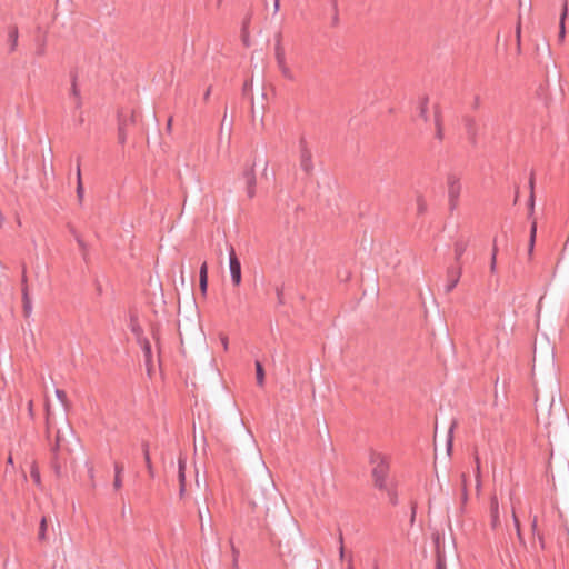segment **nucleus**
I'll use <instances>...</instances> for the list:
<instances>
[{
  "label": "nucleus",
  "mask_w": 569,
  "mask_h": 569,
  "mask_svg": "<svg viewBox=\"0 0 569 569\" xmlns=\"http://www.w3.org/2000/svg\"><path fill=\"white\" fill-rule=\"evenodd\" d=\"M71 441L78 443L79 439L76 437L70 425L67 423L64 429L57 430L54 441L50 443V467L57 478L62 477L68 466L74 463Z\"/></svg>",
  "instance_id": "obj_1"
},
{
  "label": "nucleus",
  "mask_w": 569,
  "mask_h": 569,
  "mask_svg": "<svg viewBox=\"0 0 569 569\" xmlns=\"http://www.w3.org/2000/svg\"><path fill=\"white\" fill-rule=\"evenodd\" d=\"M369 462L372 466L371 478L373 482V487L378 490L388 489V485L393 482L390 480V460L389 457L377 452L375 450L370 451Z\"/></svg>",
  "instance_id": "obj_2"
},
{
  "label": "nucleus",
  "mask_w": 569,
  "mask_h": 569,
  "mask_svg": "<svg viewBox=\"0 0 569 569\" xmlns=\"http://www.w3.org/2000/svg\"><path fill=\"white\" fill-rule=\"evenodd\" d=\"M277 497L273 485L262 489L260 486L250 487L248 492L249 503L253 512L267 516L270 510V501Z\"/></svg>",
  "instance_id": "obj_3"
},
{
  "label": "nucleus",
  "mask_w": 569,
  "mask_h": 569,
  "mask_svg": "<svg viewBox=\"0 0 569 569\" xmlns=\"http://www.w3.org/2000/svg\"><path fill=\"white\" fill-rule=\"evenodd\" d=\"M447 189H448V203L449 210L452 212L459 206V198L461 193V182L460 177L453 172L447 174L446 178Z\"/></svg>",
  "instance_id": "obj_4"
},
{
  "label": "nucleus",
  "mask_w": 569,
  "mask_h": 569,
  "mask_svg": "<svg viewBox=\"0 0 569 569\" xmlns=\"http://www.w3.org/2000/svg\"><path fill=\"white\" fill-rule=\"evenodd\" d=\"M299 150L300 168L307 176H310L313 171L312 153L305 138H301L299 141Z\"/></svg>",
  "instance_id": "obj_5"
},
{
  "label": "nucleus",
  "mask_w": 569,
  "mask_h": 569,
  "mask_svg": "<svg viewBox=\"0 0 569 569\" xmlns=\"http://www.w3.org/2000/svg\"><path fill=\"white\" fill-rule=\"evenodd\" d=\"M229 249V268H230V274L231 280L234 286H239L241 283V263L238 259L234 248L232 244H228Z\"/></svg>",
  "instance_id": "obj_6"
},
{
  "label": "nucleus",
  "mask_w": 569,
  "mask_h": 569,
  "mask_svg": "<svg viewBox=\"0 0 569 569\" xmlns=\"http://www.w3.org/2000/svg\"><path fill=\"white\" fill-rule=\"evenodd\" d=\"M256 162H253L251 166L246 168L242 172V178L246 182L247 187V194L250 199H252L256 196V184H257V177H256Z\"/></svg>",
  "instance_id": "obj_7"
},
{
  "label": "nucleus",
  "mask_w": 569,
  "mask_h": 569,
  "mask_svg": "<svg viewBox=\"0 0 569 569\" xmlns=\"http://www.w3.org/2000/svg\"><path fill=\"white\" fill-rule=\"evenodd\" d=\"M462 273L461 264L449 267L447 269V284L445 286V292L450 293L458 284Z\"/></svg>",
  "instance_id": "obj_8"
},
{
  "label": "nucleus",
  "mask_w": 569,
  "mask_h": 569,
  "mask_svg": "<svg viewBox=\"0 0 569 569\" xmlns=\"http://www.w3.org/2000/svg\"><path fill=\"white\" fill-rule=\"evenodd\" d=\"M134 111L131 112L129 118L119 117V124H118V142L120 144H124L127 141V127L129 123H134Z\"/></svg>",
  "instance_id": "obj_9"
},
{
  "label": "nucleus",
  "mask_w": 569,
  "mask_h": 569,
  "mask_svg": "<svg viewBox=\"0 0 569 569\" xmlns=\"http://www.w3.org/2000/svg\"><path fill=\"white\" fill-rule=\"evenodd\" d=\"M463 123L470 142L476 144L478 136V124L476 119L470 116H466L463 117Z\"/></svg>",
  "instance_id": "obj_10"
},
{
  "label": "nucleus",
  "mask_w": 569,
  "mask_h": 569,
  "mask_svg": "<svg viewBox=\"0 0 569 569\" xmlns=\"http://www.w3.org/2000/svg\"><path fill=\"white\" fill-rule=\"evenodd\" d=\"M433 120H435V128H436L435 138L439 142H442V140L445 138L443 121H442V114H441L440 108L438 106L435 108Z\"/></svg>",
  "instance_id": "obj_11"
},
{
  "label": "nucleus",
  "mask_w": 569,
  "mask_h": 569,
  "mask_svg": "<svg viewBox=\"0 0 569 569\" xmlns=\"http://www.w3.org/2000/svg\"><path fill=\"white\" fill-rule=\"evenodd\" d=\"M490 518H491V528L496 529L500 525L499 520V502L496 495L490 498Z\"/></svg>",
  "instance_id": "obj_12"
},
{
  "label": "nucleus",
  "mask_w": 569,
  "mask_h": 569,
  "mask_svg": "<svg viewBox=\"0 0 569 569\" xmlns=\"http://www.w3.org/2000/svg\"><path fill=\"white\" fill-rule=\"evenodd\" d=\"M568 17V1L563 0L561 6V13L559 19V33L558 39L560 42L565 40L566 37V19Z\"/></svg>",
  "instance_id": "obj_13"
},
{
  "label": "nucleus",
  "mask_w": 569,
  "mask_h": 569,
  "mask_svg": "<svg viewBox=\"0 0 569 569\" xmlns=\"http://www.w3.org/2000/svg\"><path fill=\"white\" fill-rule=\"evenodd\" d=\"M469 246V239L460 237L455 242V260L457 262V266L461 264L460 260L463 253L466 252L467 248Z\"/></svg>",
  "instance_id": "obj_14"
},
{
  "label": "nucleus",
  "mask_w": 569,
  "mask_h": 569,
  "mask_svg": "<svg viewBox=\"0 0 569 569\" xmlns=\"http://www.w3.org/2000/svg\"><path fill=\"white\" fill-rule=\"evenodd\" d=\"M282 34L281 32H278L276 34V44H274V57L278 64H282L286 62V53L284 49L282 47Z\"/></svg>",
  "instance_id": "obj_15"
},
{
  "label": "nucleus",
  "mask_w": 569,
  "mask_h": 569,
  "mask_svg": "<svg viewBox=\"0 0 569 569\" xmlns=\"http://www.w3.org/2000/svg\"><path fill=\"white\" fill-rule=\"evenodd\" d=\"M70 96L74 99L76 109H80L82 107V98L80 94V90L77 86V74L76 73H71Z\"/></svg>",
  "instance_id": "obj_16"
},
{
  "label": "nucleus",
  "mask_w": 569,
  "mask_h": 569,
  "mask_svg": "<svg viewBox=\"0 0 569 569\" xmlns=\"http://www.w3.org/2000/svg\"><path fill=\"white\" fill-rule=\"evenodd\" d=\"M138 343L141 346V349L143 351L146 366L148 368V371L150 372L151 366H152V351H151V345L150 341L147 338H143L142 340L138 341Z\"/></svg>",
  "instance_id": "obj_17"
},
{
  "label": "nucleus",
  "mask_w": 569,
  "mask_h": 569,
  "mask_svg": "<svg viewBox=\"0 0 569 569\" xmlns=\"http://www.w3.org/2000/svg\"><path fill=\"white\" fill-rule=\"evenodd\" d=\"M199 287L201 293L206 296L208 289V264L206 261L201 264L199 270Z\"/></svg>",
  "instance_id": "obj_18"
},
{
  "label": "nucleus",
  "mask_w": 569,
  "mask_h": 569,
  "mask_svg": "<svg viewBox=\"0 0 569 569\" xmlns=\"http://www.w3.org/2000/svg\"><path fill=\"white\" fill-rule=\"evenodd\" d=\"M80 163H81V157H78V159H77V189H76V192H77V198H78L79 203H82L83 194H84V189H83L82 179H81Z\"/></svg>",
  "instance_id": "obj_19"
},
{
  "label": "nucleus",
  "mask_w": 569,
  "mask_h": 569,
  "mask_svg": "<svg viewBox=\"0 0 569 569\" xmlns=\"http://www.w3.org/2000/svg\"><path fill=\"white\" fill-rule=\"evenodd\" d=\"M436 569H447L446 568V556L440 546L439 537L436 538Z\"/></svg>",
  "instance_id": "obj_20"
},
{
  "label": "nucleus",
  "mask_w": 569,
  "mask_h": 569,
  "mask_svg": "<svg viewBox=\"0 0 569 569\" xmlns=\"http://www.w3.org/2000/svg\"><path fill=\"white\" fill-rule=\"evenodd\" d=\"M232 123H233L232 119L229 122H227V110H224V114H223L221 126H220V131H219V140H220V142L222 141L223 130H224V127L227 126L228 127V132H227L228 147L230 146V142H231Z\"/></svg>",
  "instance_id": "obj_21"
},
{
  "label": "nucleus",
  "mask_w": 569,
  "mask_h": 569,
  "mask_svg": "<svg viewBox=\"0 0 569 569\" xmlns=\"http://www.w3.org/2000/svg\"><path fill=\"white\" fill-rule=\"evenodd\" d=\"M381 491L387 493L389 502L392 506L398 505V492L396 482H390V485H388V489H382Z\"/></svg>",
  "instance_id": "obj_22"
},
{
  "label": "nucleus",
  "mask_w": 569,
  "mask_h": 569,
  "mask_svg": "<svg viewBox=\"0 0 569 569\" xmlns=\"http://www.w3.org/2000/svg\"><path fill=\"white\" fill-rule=\"evenodd\" d=\"M18 38H19L18 27L13 26L9 29V32H8V41L10 43V52L16 51L17 46H18Z\"/></svg>",
  "instance_id": "obj_23"
},
{
  "label": "nucleus",
  "mask_w": 569,
  "mask_h": 569,
  "mask_svg": "<svg viewBox=\"0 0 569 569\" xmlns=\"http://www.w3.org/2000/svg\"><path fill=\"white\" fill-rule=\"evenodd\" d=\"M252 80H246L242 87V96L243 97H250L251 99V113L252 117L256 116V108L252 99Z\"/></svg>",
  "instance_id": "obj_24"
},
{
  "label": "nucleus",
  "mask_w": 569,
  "mask_h": 569,
  "mask_svg": "<svg viewBox=\"0 0 569 569\" xmlns=\"http://www.w3.org/2000/svg\"><path fill=\"white\" fill-rule=\"evenodd\" d=\"M130 329L136 335L138 341H140L144 338L142 336L143 330H142L141 326L139 325L137 317H134V316L130 317Z\"/></svg>",
  "instance_id": "obj_25"
},
{
  "label": "nucleus",
  "mask_w": 569,
  "mask_h": 569,
  "mask_svg": "<svg viewBox=\"0 0 569 569\" xmlns=\"http://www.w3.org/2000/svg\"><path fill=\"white\" fill-rule=\"evenodd\" d=\"M536 234H537V222L533 220L531 222L530 227V238H529V244H528V256L529 258L532 257L533 249H535V242H536Z\"/></svg>",
  "instance_id": "obj_26"
},
{
  "label": "nucleus",
  "mask_w": 569,
  "mask_h": 569,
  "mask_svg": "<svg viewBox=\"0 0 569 569\" xmlns=\"http://www.w3.org/2000/svg\"><path fill=\"white\" fill-rule=\"evenodd\" d=\"M428 102H429V99L428 97H423L421 98L420 100V104H419V116L420 118L427 122L429 117H428Z\"/></svg>",
  "instance_id": "obj_27"
},
{
  "label": "nucleus",
  "mask_w": 569,
  "mask_h": 569,
  "mask_svg": "<svg viewBox=\"0 0 569 569\" xmlns=\"http://www.w3.org/2000/svg\"><path fill=\"white\" fill-rule=\"evenodd\" d=\"M254 365H256L257 385L262 387L264 385V369H263V366H262V363L259 360H257Z\"/></svg>",
  "instance_id": "obj_28"
},
{
  "label": "nucleus",
  "mask_w": 569,
  "mask_h": 569,
  "mask_svg": "<svg viewBox=\"0 0 569 569\" xmlns=\"http://www.w3.org/2000/svg\"><path fill=\"white\" fill-rule=\"evenodd\" d=\"M70 232L74 236V239L83 254V258L86 259L87 257V253H88V248H87V243L83 241V239L81 238L80 234L77 233V231L74 230V228H70Z\"/></svg>",
  "instance_id": "obj_29"
},
{
  "label": "nucleus",
  "mask_w": 569,
  "mask_h": 569,
  "mask_svg": "<svg viewBox=\"0 0 569 569\" xmlns=\"http://www.w3.org/2000/svg\"><path fill=\"white\" fill-rule=\"evenodd\" d=\"M22 305H23L24 317H29L32 312V303H31L29 292L22 293Z\"/></svg>",
  "instance_id": "obj_30"
},
{
  "label": "nucleus",
  "mask_w": 569,
  "mask_h": 569,
  "mask_svg": "<svg viewBox=\"0 0 569 569\" xmlns=\"http://www.w3.org/2000/svg\"><path fill=\"white\" fill-rule=\"evenodd\" d=\"M30 477L32 478L33 482L40 487L41 486V476L39 471V467L36 461L32 462L30 468Z\"/></svg>",
  "instance_id": "obj_31"
},
{
  "label": "nucleus",
  "mask_w": 569,
  "mask_h": 569,
  "mask_svg": "<svg viewBox=\"0 0 569 569\" xmlns=\"http://www.w3.org/2000/svg\"><path fill=\"white\" fill-rule=\"evenodd\" d=\"M416 204H417V214L423 216L428 209V204H427V201L425 200V198L419 194L416 199Z\"/></svg>",
  "instance_id": "obj_32"
},
{
  "label": "nucleus",
  "mask_w": 569,
  "mask_h": 569,
  "mask_svg": "<svg viewBox=\"0 0 569 569\" xmlns=\"http://www.w3.org/2000/svg\"><path fill=\"white\" fill-rule=\"evenodd\" d=\"M29 292L28 287V276H27V266L22 263L21 270V293Z\"/></svg>",
  "instance_id": "obj_33"
},
{
  "label": "nucleus",
  "mask_w": 569,
  "mask_h": 569,
  "mask_svg": "<svg viewBox=\"0 0 569 569\" xmlns=\"http://www.w3.org/2000/svg\"><path fill=\"white\" fill-rule=\"evenodd\" d=\"M278 68L281 72V74L283 76V78L288 79V80H295V76L291 71V69L287 66V62L282 63V64H278Z\"/></svg>",
  "instance_id": "obj_34"
},
{
  "label": "nucleus",
  "mask_w": 569,
  "mask_h": 569,
  "mask_svg": "<svg viewBox=\"0 0 569 569\" xmlns=\"http://www.w3.org/2000/svg\"><path fill=\"white\" fill-rule=\"evenodd\" d=\"M461 480H462L461 505L463 507L468 501L467 476L465 473L461 475Z\"/></svg>",
  "instance_id": "obj_35"
},
{
  "label": "nucleus",
  "mask_w": 569,
  "mask_h": 569,
  "mask_svg": "<svg viewBox=\"0 0 569 569\" xmlns=\"http://www.w3.org/2000/svg\"><path fill=\"white\" fill-rule=\"evenodd\" d=\"M47 518L42 517L39 526L38 539L39 541H44L47 536Z\"/></svg>",
  "instance_id": "obj_36"
},
{
  "label": "nucleus",
  "mask_w": 569,
  "mask_h": 569,
  "mask_svg": "<svg viewBox=\"0 0 569 569\" xmlns=\"http://www.w3.org/2000/svg\"><path fill=\"white\" fill-rule=\"evenodd\" d=\"M50 415H51V412H50V405L47 401L46 402V435H47L48 439H50V429H51Z\"/></svg>",
  "instance_id": "obj_37"
},
{
  "label": "nucleus",
  "mask_w": 569,
  "mask_h": 569,
  "mask_svg": "<svg viewBox=\"0 0 569 569\" xmlns=\"http://www.w3.org/2000/svg\"><path fill=\"white\" fill-rule=\"evenodd\" d=\"M497 253H498V248H497V241L495 239L493 240V246H492L491 262H490V271L491 272L496 271Z\"/></svg>",
  "instance_id": "obj_38"
},
{
  "label": "nucleus",
  "mask_w": 569,
  "mask_h": 569,
  "mask_svg": "<svg viewBox=\"0 0 569 569\" xmlns=\"http://www.w3.org/2000/svg\"><path fill=\"white\" fill-rule=\"evenodd\" d=\"M475 461H476V487H477V490L480 489V486H481V480H480V461H479V457L478 455L476 453L475 455Z\"/></svg>",
  "instance_id": "obj_39"
},
{
  "label": "nucleus",
  "mask_w": 569,
  "mask_h": 569,
  "mask_svg": "<svg viewBox=\"0 0 569 569\" xmlns=\"http://www.w3.org/2000/svg\"><path fill=\"white\" fill-rule=\"evenodd\" d=\"M56 396L60 400V402L67 408L69 402L67 399V393L62 389H56Z\"/></svg>",
  "instance_id": "obj_40"
},
{
  "label": "nucleus",
  "mask_w": 569,
  "mask_h": 569,
  "mask_svg": "<svg viewBox=\"0 0 569 569\" xmlns=\"http://www.w3.org/2000/svg\"><path fill=\"white\" fill-rule=\"evenodd\" d=\"M517 51H521V21L519 20L516 27Z\"/></svg>",
  "instance_id": "obj_41"
},
{
  "label": "nucleus",
  "mask_w": 569,
  "mask_h": 569,
  "mask_svg": "<svg viewBox=\"0 0 569 569\" xmlns=\"http://www.w3.org/2000/svg\"><path fill=\"white\" fill-rule=\"evenodd\" d=\"M456 425H457L456 421H452V423L449 428V431H448L447 448H448L449 452L452 448V433H453V428L456 427Z\"/></svg>",
  "instance_id": "obj_42"
},
{
  "label": "nucleus",
  "mask_w": 569,
  "mask_h": 569,
  "mask_svg": "<svg viewBox=\"0 0 569 569\" xmlns=\"http://www.w3.org/2000/svg\"><path fill=\"white\" fill-rule=\"evenodd\" d=\"M144 458V462H146V467H147V470H148V473L151 478L154 477V470H153V466H152V462H151V458H150V455H147V457H143Z\"/></svg>",
  "instance_id": "obj_43"
},
{
  "label": "nucleus",
  "mask_w": 569,
  "mask_h": 569,
  "mask_svg": "<svg viewBox=\"0 0 569 569\" xmlns=\"http://www.w3.org/2000/svg\"><path fill=\"white\" fill-rule=\"evenodd\" d=\"M44 53H46V39H42L41 41L38 42V48H37L36 54L39 57H42V56H44Z\"/></svg>",
  "instance_id": "obj_44"
},
{
  "label": "nucleus",
  "mask_w": 569,
  "mask_h": 569,
  "mask_svg": "<svg viewBox=\"0 0 569 569\" xmlns=\"http://www.w3.org/2000/svg\"><path fill=\"white\" fill-rule=\"evenodd\" d=\"M528 209H529V218H530L535 211V193L533 192H531L529 196Z\"/></svg>",
  "instance_id": "obj_45"
},
{
  "label": "nucleus",
  "mask_w": 569,
  "mask_h": 569,
  "mask_svg": "<svg viewBox=\"0 0 569 569\" xmlns=\"http://www.w3.org/2000/svg\"><path fill=\"white\" fill-rule=\"evenodd\" d=\"M276 293H277V300H278V305H283L284 303V300H283V288L282 287H277L276 288Z\"/></svg>",
  "instance_id": "obj_46"
},
{
  "label": "nucleus",
  "mask_w": 569,
  "mask_h": 569,
  "mask_svg": "<svg viewBox=\"0 0 569 569\" xmlns=\"http://www.w3.org/2000/svg\"><path fill=\"white\" fill-rule=\"evenodd\" d=\"M219 338H220V341H221V345L223 347V350L224 351H228V347H229V339H228V336L224 335V333H220L219 335Z\"/></svg>",
  "instance_id": "obj_47"
},
{
  "label": "nucleus",
  "mask_w": 569,
  "mask_h": 569,
  "mask_svg": "<svg viewBox=\"0 0 569 569\" xmlns=\"http://www.w3.org/2000/svg\"><path fill=\"white\" fill-rule=\"evenodd\" d=\"M512 518H513L515 527L517 530V535H518L519 539H521L520 522H519V519L515 511H512Z\"/></svg>",
  "instance_id": "obj_48"
},
{
  "label": "nucleus",
  "mask_w": 569,
  "mask_h": 569,
  "mask_svg": "<svg viewBox=\"0 0 569 569\" xmlns=\"http://www.w3.org/2000/svg\"><path fill=\"white\" fill-rule=\"evenodd\" d=\"M339 543H340L339 555H340V559L342 560L345 558V547H343V537H342L341 531L339 532Z\"/></svg>",
  "instance_id": "obj_49"
},
{
  "label": "nucleus",
  "mask_w": 569,
  "mask_h": 569,
  "mask_svg": "<svg viewBox=\"0 0 569 569\" xmlns=\"http://www.w3.org/2000/svg\"><path fill=\"white\" fill-rule=\"evenodd\" d=\"M124 467L120 462H114V476H122Z\"/></svg>",
  "instance_id": "obj_50"
},
{
  "label": "nucleus",
  "mask_w": 569,
  "mask_h": 569,
  "mask_svg": "<svg viewBox=\"0 0 569 569\" xmlns=\"http://www.w3.org/2000/svg\"><path fill=\"white\" fill-rule=\"evenodd\" d=\"M122 487V477L121 476H114L113 479V488L114 490H119Z\"/></svg>",
  "instance_id": "obj_51"
},
{
  "label": "nucleus",
  "mask_w": 569,
  "mask_h": 569,
  "mask_svg": "<svg viewBox=\"0 0 569 569\" xmlns=\"http://www.w3.org/2000/svg\"><path fill=\"white\" fill-rule=\"evenodd\" d=\"M159 332H160L159 327L158 326H152L151 335H152V338L156 340L157 343L159 342Z\"/></svg>",
  "instance_id": "obj_52"
},
{
  "label": "nucleus",
  "mask_w": 569,
  "mask_h": 569,
  "mask_svg": "<svg viewBox=\"0 0 569 569\" xmlns=\"http://www.w3.org/2000/svg\"><path fill=\"white\" fill-rule=\"evenodd\" d=\"M178 471L186 472V459H183L182 457H180L178 460Z\"/></svg>",
  "instance_id": "obj_53"
},
{
  "label": "nucleus",
  "mask_w": 569,
  "mask_h": 569,
  "mask_svg": "<svg viewBox=\"0 0 569 569\" xmlns=\"http://www.w3.org/2000/svg\"><path fill=\"white\" fill-rule=\"evenodd\" d=\"M231 550H232V556H233V566H237L238 557H239V550L233 546L232 542H231Z\"/></svg>",
  "instance_id": "obj_54"
},
{
  "label": "nucleus",
  "mask_w": 569,
  "mask_h": 569,
  "mask_svg": "<svg viewBox=\"0 0 569 569\" xmlns=\"http://www.w3.org/2000/svg\"><path fill=\"white\" fill-rule=\"evenodd\" d=\"M198 516H199V520H200V531L201 533L203 535L204 533V528H206V523L203 521V513H202V510L199 509L198 511Z\"/></svg>",
  "instance_id": "obj_55"
},
{
  "label": "nucleus",
  "mask_w": 569,
  "mask_h": 569,
  "mask_svg": "<svg viewBox=\"0 0 569 569\" xmlns=\"http://www.w3.org/2000/svg\"><path fill=\"white\" fill-rule=\"evenodd\" d=\"M141 448H142L143 457H147V455H150L148 441H142Z\"/></svg>",
  "instance_id": "obj_56"
},
{
  "label": "nucleus",
  "mask_w": 569,
  "mask_h": 569,
  "mask_svg": "<svg viewBox=\"0 0 569 569\" xmlns=\"http://www.w3.org/2000/svg\"><path fill=\"white\" fill-rule=\"evenodd\" d=\"M529 188H530V193L531 192L535 193V174H533V172L531 173L530 179H529Z\"/></svg>",
  "instance_id": "obj_57"
},
{
  "label": "nucleus",
  "mask_w": 569,
  "mask_h": 569,
  "mask_svg": "<svg viewBox=\"0 0 569 569\" xmlns=\"http://www.w3.org/2000/svg\"><path fill=\"white\" fill-rule=\"evenodd\" d=\"M28 412H29L30 418H33L34 413H33V401L32 400H30L28 402Z\"/></svg>",
  "instance_id": "obj_58"
},
{
  "label": "nucleus",
  "mask_w": 569,
  "mask_h": 569,
  "mask_svg": "<svg viewBox=\"0 0 569 569\" xmlns=\"http://www.w3.org/2000/svg\"><path fill=\"white\" fill-rule=\"evenodd\" d=\"M179 485L186 483V472L178 471Z\"/></svg>",
  "instance_id": "obj_59"
},
{
  "label": "nucleus",
  "mask_w": 569,
  "mask_h": 569,
  "mask_svg": "<svg viewBox=\"0 0 569 569\" xmlns=\"http://www.w3.org/2000/svg\"><path fill=\"white\" fill-rule=\"evenodd\" d=\"M171 129H172V117H169L167 124H166V130H167V132L170 133Z\"/></svg>",
  "instance_id": "obj_60"
},
{
  "label": "nucleus",
  "mask_w": 569,
  "mask_h": 569,
  "mask_svg": "<svg viewBox=\"0 0 569 569\" xmlns=\"http://www.w3.org/2000/svg\"><path fill=\"white\" fill-rule=\"evenodd\" d=\"M186 492V483L179 485V496L182 498Z\"/></svg>",
  "instance_id": "obj_61"
},
{
  "label": "nucleus",
  "mask_w": 569,
  "mask_h": 569,
  "mask_svg": "<svg viewBox=\"0 0 569 569\" xmlns=\"http://www.w3.org/2000/svg\"><path fill=\"white\" fill-rule=\"evenodd\" d=\"M211 94V87H208V89L206 90L204 94H203V99L207 101L209 99Z\"/></svg>",
  "instance_id": "obj_62"
},
{
  "label": "nucleus",
  "mask_w": 569,
  "mask_h": 569,
  "mask_svg": "<svg viewBox=\"0 0 569 569\" xmlns=\"http://www.w3.org/2000/svg\"><path fill=\"white\" fill-rule=\"evenodd\" d=\"M88 473H89V477H90L91 479H93V477H94V469H93V467H92V466H89V467H88Z\"/></svg>",
  "instance_id": "obj_63"
},
{
  "label": "nucleus",
  "mask_w": 569,
  "mask_h": 569,
  "mask_svg": "<svg viewBox=\"0 0 569 569\" xmlns=\"http://www.w3.org/2000/svg\"><path fill=\"white\" fill-rule=\"evenodd\" d=\"M538 540H539V545H540L541 549H545V540L541 535H538Z\"/></svg>",
  "instance_id": "obj_64"
}]
</instances>
